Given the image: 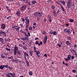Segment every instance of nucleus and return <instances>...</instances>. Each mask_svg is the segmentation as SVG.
<instances>
[{
  "label": "nucleus",
  "mask_w": 77,
  "mask_h": 77,
  "mask_svg": "<svg viewBox=\"0 0 77 77\" xmlns=\"http://www.w3.org/2000/svg\"><path fill=\"white\" fill-rule=\"evenodd\" d=\"M23 53L24 54V57L25 60L27 59V58H26V57H29V54H27V53L23 51Z\"/></svg>",
  "instance_id": "nucleus-4"
},
{
  "label": "nucleus",
  "mask_w": 77,
  "mask_h": 77,
  "mask_svg": "<svg viewBox=\"0 0 77 77\" xmlns=\"http://www.w3.org/2000/svg\"><path fill=\"white\" fill-rule=\"evenodd\" d=\"M19 47H23V45L21 44H19Z\"/></svg>",
  "instance_id": "nucleus-58"
},
{
  "label": "nucleus",
  "mask_w": 77,
  "mask_h": 77,
  "mask_svg": "<svg viewBox=\"0 0 77 77\" xmlns=\"http://www.w3.org/2000/svg\"><path fill=\"white\" fill-rule=\"evenodd\" d=\"M20 32L22 33H24L25 32L24 31H23V30L21 29L20 31Z\"/></svg>",
  "instance_id": "nucleus-43"
},
{
  "label": "nucleus",
  "mask_w": 77,
  "mask_h": 77,
  "mask_svg": "<svg viewBox=\"0 0 77 77\" xmlns=\"http://www.w3.org/2000/svg\"><path fill=\"white\" fill-rule=\"evenodd\" d=\"M72 72H74V73H75L76 72V70H73L72 71Z\"/></svg>",
  "instance_id": "nucleus-53"
},
{
  "label": "nucleus",
  "mask_w": 77,
  "mask_h": 77,
  "mask_svg": "<svg viewBox=\"0 0 77 77\" xmlns=\"http://www.w3.org/2000/svg\"><path fill=\"white\" fill-rule=\"evenodd\" d=\"M60 7H61L62 11H63V12H65V9H64V8H63V7L62 6V5H61Z\"/></svg>",
  "instance_id": "nucleus-15"
},
{
  "label": "nucleus",
  "mask_w": 77,
  "mask_h": 77,
  "mask_svg": "<svg viewBox=\"0 0 77 77\" xmlns=\"http://www.w3.org/2000/svg\"><path fill=\"white\" fill-rule=\"evenodd\" d=\"M63 65H65L66 66H68V64L67 63H65V62H64V61L63 62Z\"/></svg>",
  "instance_id": "nucleus-22"
},
{
  "label": "nucleus",
  "mask_w": 77,
  "mask_h": 77,
  "mask_svg": "<svg viewBox=\"0 0 77 77\" xmlns=\"http://www.w3.org/2000/svg\"><path fill=\"white\" fill-rule=\"evenodd\" d=\"M42 33L43 35H46V33L45 31H43L42 32Z\"/></svg>",
  "instance_id": "nucleus-51"
},
{
  "label": "nucleus",
  "mask_w": 77,
  "mask_h": 77,
  "mask_svg": "<svg viewBox=\"0 0 77 77\" xmlns=\"http://www.w3.org/2000/svg\"><path fill=\"white\" fill-rule=\"evenodd\" d=\"M29 52L30 53V56H32L33 54V51H29Z\"/></svg>",
  "instance_id": "nucleus-17"
},
{
  "label": "nucleus",
  "mask_w": 77,
  "mask_h": 77,
  "mask_svg": "<svg viewBox=\"0 0 77 77\" xmlns=\"http://www.w3.org/2000/svg\"><path fill=\"white\" fill-rule=\"evenodd\" d=\"M37 18V21H40V18H39V17H38Z\"/></svg>",
  "instance_id": "nucleus-46"
},
{
  "label": "nucleus",
  "mask_w": 77,
  "mask_h": 77,
  "mask_svg": "<svg viewBox=\"0 0 77 77\" xmlns=\"http://www.w3.org/2000/svg\"><path fill=\"white\" fill-rule=\"evenodd\" d=\"M67 28H66L64 30V32H66V31L67 30Z\"/></svg>",
  "instance_id": "nucleus-64"
},
{
  "label": "nucleus",
  "mask_w": 77,
  "mask_h": 77,
  "mask_svg": "<svg viewBox=\"0 0 77 77\" xmlns=\"http://www.w3.org/2000/svg\"><path fill=\"white\" fill-rule=\"evenodd\" d=\"M44 40H45V41H47V36H45Z\"/></svg>",
  "instance_id": "nucleus-40"
},
{
  "label": "nucleus",
  "mask_w": 77,
  "mask_h": 77,
  "mask_svg": "<svg viewBox=\"0 0 77 77\" xmlns=\"http://www.w3.org/2000/svg\"><path fill=\"white\" fill-rule=\"evenodd\" d=\"M22 21H25V19H24V18H23L22 19Z\"/></svg>",
  "instance_id": "nucleus-63"
},
{
  "label": "nucleus",
  "mask_w": 77,
  "mask_h": 77,
  "mask_svg": "<svg viewBox=\"0 0 77 77\" xmlns=\"http://www.w3.org/2000/svg\"><path fill=\"white\" fill-rule=\"evenodd\" d=\"M48 18H49V19H51V16L49 15H48Z\"/></svg>",
  "instance_id": "nucleus-38"
},
{
  "label": "nucleus",
  "mask_w": 77,
  "mask_h": 77,
  "mask_svg": "<svg viewBox=\"0 0 77 77\" xmlns=\"http://www.w3.org/2000/svg\"><path fill=\"white\" fill-rule=\"evenodd\" d=\"M53 14L54 15V17H57V14H56V12L55 11H53Z\"/></svg>",
  "instance_id": "nucleus-13"
},
{
  "label": "nucleus",
  "mask_w": 77,
  "mask_h": 77,
  "mask_svg": "<svg viewBox=\"0 0 77 77\" xmlns=\"http://www.w3.org/2000/svg\"><path fill=\"white\" fill-rule=\"evenodd\" d=\"M28 34L29 36H30V32H29V31H28Z\"/></svg>",
  "instance_id": "nucleus-61"
},
{
  "label": "nucleus",
  "mask_w": 77,
  "mask_h": 77,
  "mask_svg": "<svg viewBox=\"0 0 77 77\" xmlns=\"http://www.w3.org/2000/svg\"><path fill=\"white\" fill-rule=\"evenodd\" d=\"M25 21H27V20H29V19H28V17H25Z\"/></svg>",
  "instance_id": "nucleus-36"
},
{
  "label": "nucleus",
  "mask_w": 77,
  "mask_h": 77,
  "mask_svg": "<svg viewBox=\"0 0 77 77\" xmlns=\"http://www.w3.org/2000/svg\"><path fill=\"white\" fill-rule=\"evenodd\" d=\"M28 5H29V6H31V4H30V1H29V2H28V3L27 4Z\"/></svg>",
  "instance_id": "nucleus-29"
},
{
  "label": "nucleus",
  "mask_w": 77,
  "mask_h": 77,
  "mask_svg": "<svg viewBox=\"0 0 77 77\" xmlns=\"http://www.w3.org/2000/svg\"><path fill=\"white\" fill-rule=\"evenodd\" d=\"M72 4L71 3H67V7L68 8H69L72 6Z\"/></svg>",
  "instance_id": "nucleus-11"
},
{
  "label": "nucleus",
  "mask_w": 77,
  "mask_h": 77,
  "mask_svg": "<svg viewBox=\"0 0 77 77\" xmlns=\"http://www.w3.org/2000/svg\"><path fill=\"white\" fill-rule=\"evenodd\" d=\"M23 33L24 34H25V36H27V37L29 36V35H27V34H26V32H24Z\"/></svg>",
  "instance_id": "nucleus-42"
},
{
  "label": "nucleus",
  "mask_w": 77,
  "mask_h": 77,
  "mask_svg": "<svg viewBox=\"0 0 77 77\" xmlns=\"http://www.w3.org/2000/svg\"><path fill=\"white\" fill-rule=\"evenodd\" d=\"M50 34H51V35H52V34H53V32L52 31H50Z\"/></svg>",
  "instance_id": "nucleus-52"
},
{
  "label": "nucleus",
  "mask_w": 77,
  "mask_h": 77,
  "mask_svg": "<svg viewBox=\"0 0 77 77\" xmlns=\"http://www.w3.org/2000/svg\"><path fill=\"white\" fill-rule=\"evenodd\" d=\"M8 74H9V75H11V76H12V75H13V73H11V72H8Z\"/></svg>",
  "instance_id": "nucleus-39"
},
{
  "label": "nucleus",
  "mask_w": 77,
  "mask_h": 77,
  "mask_svg": "<svg viewBox=\"0 0 77 77\" xmlns=\"http://www.w3.org/2000/svg\"><path fill=\"white\" fill-rule=\"evenodd\" d=\"M22 48H23V49H24V50H26L27 49V47L26 46H22Z\"/></svg>",
  "instance_id": "nucleus-19"
},
{
  "label": "nucleus",
  "mask_w": 77,
  "mask_h": 77,
  "mask_svg": "<svg viewBox=\"0 0 77 77\" xmlns=\"http://www.w3.org/2000/svg\"><path fill=\"white\" fill-rule=\"evenodd\" d=\"M0 41L1 42H4V39L3 38H0Z\"/></svg>",
  "instance_id": "nucleus-16"
},
{
  "label": "nucleus",
  "mask_w": 77,
  "mask_h": 77,
  "mask_svg": "<svg viewBox=\"0 0 77 77\" xmlns=\"http://www.w3.org/2000/svg\"><path fill=\"white\" fill-rule=\"evenodd\" d=\"M29 24H30V21L29 20H26L25 22V25H26V28L28 29V26H29Z\"/></svg>",
  "instance_id": "nucleus-3"
},
{
  "label": "nucleus",
  "mask_w": 77,
  "mask_h": 77,
  "mask_svg": "<svg viewBox=\"0 0 77 77\" xmlns=\"http://www.w3.org/2000/svg\"><path fill=\"white\" fill-rule=\"evenodd\" d=\"M10 18H11V16H9L8 17H7V20H9Z\"/></svg>",
  "instance_id": "nucleus-54"
},
{
  "label": "nucleus",
  "mask_w": 77,
  "mask_h": 77,
  "mask_svg": "<svg viewBox=\"0 0 77 77\" xmlns=\"http://www.w3.org/2000/svg\"><path fill=\"white\" fill-rule=\"evenodd\" d=\"M29 74L30 75H32V74H33L32 72L31 71H29Z\"/></svg>",
  "instance_id": "nucleus-28"
},
{
  "label": "nucleus",
  "mask_w": 77,
  "mask_h": 77,
  "mask_svg": "<svg viewBox=\"0 0 77 77\" xmlns=\"http://www.w3.org/2000/svg\"><path fill=\"white\" fill-rule=\"evenodd\" d=\"M4 68H3V67L2 65H1L0 66V69H3Z\"/></svg>",
  "instance_id": "nucleus-33"
},
{
  "label": "nucleus",
  "mask_w": 77,
  "mask_h": 77,
  "mask_svg": "<svg viewBox=\"0 0 77 77\" xmlns=\"http://www.w3.org/2000/svg\"><path fill=\"white\" fill-rule=\"evenodd\" d=\"M67 59L69 60H70L71 59V57H67Z\"/></svg>",
  "instance_id": "nucleus-55"
},
{
  "label": "nucleus",
  "mask_w": 77,
  "mask_h": 77,
  "mask_svg": "<svg viewBox=\"0 0 77 77\" xmlns=\"http://www.w3.org/2000/svg\"><path fill=\"white\" fill-rule=\"evenodd\" d=\"M46 21H47V19L45 18L43 20V23H46Z\"/></svg>",
  "instance_id": "nucleus-30"
},
{
  "label": "nucleus",
  "mask_w": 77,
  "mask_h": 77,
  "mask_svg": "<svg viewBox=\"0 0 77 77\" xmlns=\"http://www.w3.org/2000/svg\"><path fill=\"white\" fill-rule=\"evenodd\" d=\"M41 45H42V42H40V43L38 44V46H40Z\"/></svg>",
  "instance_id": "nucleus-34"
},
{
  "label": "nucleus",
  "mask_w": 77,
  "mask_h": 77,
  "mask_svg": "<svg viewBox=\"0 0 77 77\" xmlns=\"http://www.w3.org/2000/svg\"><path fill=\"white\" fill-rule=\"evenodd\" d=\"M67 3H72V0H68Z\"/></svg>",
  "instance_id": "nucleus-18"
},
{
  "label": "nucleus",
  "mask_w": 77,
  "mask_h": 77,
  "mask_svg": "<svg viewBox=\"0 0 77 77\" xmlns=\"http://www.w3.org/2000/svg\"><path fill=\"white\" fill-rule=\"evenodd\" d=\"M34 16L35 17H40L42 16V13L40 12H37L34 13Z\"/></svg>",
  "instance_id": "nucleus-1"
},
{
  "label": "nucleus",
  "mask_w": 77,
  "mask_h": 77,
  "mask_svg": "<svg viewBox=\"0 0 77 77\" xmlns=\"http://www.w3.org/2000/svg\"><path fill=\"white\" fill-rule=\"evenodd\" d=\"M51 8L53 9H54V8H55V7H54V6L52 5L51 6Z\"/></svg>",
  "instance_id": "nucleus-44"
},
{
  "label": "nucleus",
  "mask_w": 77,
  "mask_h": 77,
  "mask_svg": "<svg viewBox=\"0 0 77 77\" xmlns=\"http://www.w3.org/2000/svg\"><path fill=\"white\" fill-rule=\"evenodd\" d=\"M35 44H36L37 45H38L39 46V42H38V41H36L35 43Z\"/></svg>",
  "instance_id": "nucleus-32"
},
{
  "label": "nucleus",
  "mask_w": 77,
  "mask_h": 77,
  "mask_svg": "<svg viewBox=\"0 0 77 77\" xmlns=\"http://www.w3.org/2000/svg\"><path fill=\"white\" fill-rule=\"evenodd\" d=\"M17 51V54H18V55H21V52H20V51Z\"/></svg>",
  "instance_id": "nucleus-35"
},
{
  "label": "nucleus",
  "mask_w": 77,
  "mask_h": 77,
  "mask_svg": "<svg viewBox=\"0 0 77 77\" xmlns=\"http://www.w3.org/2000/svg\"><path fill=\"white\" fill-rule=\"evenodd\" d=\"M69 21L71 23H72V22H73L74 20L73 19H70L69 20Z\"/></svg>",
  "instance_id": "nucleus-31"
},
{
  "label": "nucleus",
  "mask_w": 77,
  "mask_h": 77,
  "mask_svg": "<svg viewBox=\"0 0 77 77\" xmlns=\"http://www.w3.org/2000/svg\"><path fill=\"white\" fill-rule=\"evenodd\" d=\"M29 30H32V27H29Z\"/></svg>",
  "instance_id": "nucleus-49"
},
{
  "label": "nucleus",
  "mask_w": 77,
  "mask_h": 77,
  "mask_svg": "<svg viewBox=\"0 0 77 77\" xmlns=\"http://www.w3.org/2000/svg\"><path fill=\"white\" fill-rule=\"evenodd\" d=\"M6 77H12L9 74H7L6 75Z\"/></svg>",
  "instance_id": "nucleus-41"
},
{
  "label": "nucleus",
  "mask_w": 77,
  "mask_h": 77,
  "mask_svg": "<svg viewBox=\"0 0 77 77\" xmlns=\"http://www.w3.org/2000/svg\"><path fill=\"white\" fill-rule=\"evenodd\" d=\"M57 45L59 46V47H61V45L60 44H57Z\"/></svg>",
  "instance_id": "nucleus-59"
},
{
  "label": "nucleus",
  "mask_w": 77,
  "mask_h": 77,
  "mask_svg": "<svg viewBox=\"0 0 77 77\" xmlns=\"http://www.w3.org/2000/svg\"><path fill=\"white\" fill-rule=\"evenodd\" d=\"M49 21L50 23H51V22H52V20L51 19H49Z\"/></svg>",
  "instance_id": "nucleus-50"
},
{
  "label": "nucleus",
  "mask_w": 77,
  "mask_h": 77,
  "mask_svg": "<svg viewBox=\"0 0 77 77\" xmlns=\"http://www.w3.org/2000/svg\"><path fill=\"white\" fill-rule=\"evenodd\" d=\"M25 60L26 63L27 65L28 66H29V62H28V61H27V59H25Z\"/></svg>",
  "instance_id": "nucleus-14"
},
{
  "label": "nucleus",
  "mask_w": 77,
  "mask_h": 77,
  "mask_svg": "<svg viewBox=\"0 0 77 77\" xmlns=\"http://www.w3.org/2000/svg\"><path fill=\"white\" fill-rule=\"evenodd\" d=\"M40 54V51H38L36 53V54L37 56H38V57L39 58L40 57V56H39V54Z\"/></svg>",
  "instance_id": "nucleus-10"
},
{
  "label": "nucleus",
  "mask_w": 77,
  "mask_h": 77,
  "mask_svg": "<svg viewBox=\"0 0 77 77\" xmlns=\"http://www.w3.org/2000/svg\"><path fill=\"white\" fill-rule=\"evenodd\" d=\"M1 29H5L6 28V25L4 23H2L1 26Z\"/></svg>",
  "instance_id": "nucleus-6"
},
{
  "label": "nucleus",
  "mask_w": 77,
  "mask_h": 77,
  "mask_svg": "<svg viewBox=\"0 0 77 77\" xmlns=\"http://www.w3.org/2000/svg\"><path fill=\"white\" fill-rule=\"evenodd\" d=\"M32 3L33 5H35V4L36 3V2L35 1H33L32 2Z\"/></svg>",
  "instance_id": "nucleus-27"
},
{
  "label": "nucleus",
  "mask_w": 77,
  "mask_h": 77,
  "mask_svg": "<svg viewBox=\"0 0 77 77\" xmlns=\"http://www.w3.org/2000/svg\"><path fill=\"white\" fill-rule=\"evenodd\" d=\"M44 56H45L46 57H47V55L46 54H45L44 55Z\"/></svg>",
  "instance_id": "nucleus-62"
},
{
  "label": "nucleus",
  "mask_w": 77,
  "mask_h": 77,
  "mask_svg": "<svg viewBox=\"0 0 77 77\" xmlns=\"http://www.w3.org/2000/svg\"><path fill=\"white\" fill-rule=\"evenodd\" d=\"M73 49L72 48H71V49L69 50L70 51H71L72 53V51Z\"/></svg>",
  "instance_id": "nucleus-37"
},
{
  "label": "nucleus",
  "mask_w": 77,
  "mask_h": 77,
  "mask_svg": "<svg viewBox=\"0 0 77 77\" xmlns=\"http://www.w3.org/2000/svg\"><path fill=\"white\" fill-rule=\"evenodd\" d=\"M46 42H47V40H44V45L46 44Z\"/></svg>",
  "instance_id": "nucleus-47"
},
{
  "label": "nucleus",
  "mask_w": 77,
  "mask_h": 77,
  "mask_svg": "<svg viewBox=\"0 0 77 77\" xmlns=\"http://www.w3.org/2000/svg\"><path fill=\"white\" fill-rule=\"evenodd\" d=\"M67 39H69V40H70V41H72V38H71L70 37H69V36L67 37Z\"/></svg>",
  "instance_id": "nucleus-25"
},
{
  "label": "nucleus",
  "mask_w": 77,
  "mask_h": 77,
  "mask_svg": "<svg viewBox=\"0 0 77 77\" xmlns=\"http://www.w3.org/2000/svg\"><path fill=\"white\" fill-rule=\"evenodd\" d=\"M53 35H57V32L56 31H53Z\"/></svg>",
  "instance_id": "nucleus-20"
},
{
  "label": "nucleus",
  "mask_w": 77,
  "mask_h": 77,
  "mask_svg": "<svg viewBox=\"0 0 77 77\" xmlns=\"http://www.w3.org/2000/svg\"><path fill=\"white\" fill-rule=\"evenodd\" d=\"M26 5H24L20 8V9L21 11H24V10H25L26 9Z\"/></svg>",
  "instance_id": "nucleus-7"
},
{
  "label": "nucleus",
  "mask_w": 77,
  "mask_h": 77,
  "mask_svg": "<svg viewBox=\"0 0 77 77\" xmlns=\"http://www.w3.org/2000/svg\"><path fill=\"white\" fill-rule=\"evenodd\" d=\"M5 49L6 50H7V51H11V49L8 48H5Z\"/></svg>",
  "instance_id": "nucleus-26"
},
{
  "label": "nucleus",
  "mask_w": 77,
  "mask_h": 77,
  "mask_svg": "<svg viewBox=\"0 0 77 77\" xmlns=\"http://www.w3.org/2000/svg\"><path fill=\"white\" fill-rule=\"evenodd\" d=\"M74 57H74V56H72L71 57V59H74Z\"/></svg>",
  "instance_id": "nucleus-57"
},
{
  "label": "nucleus",
  "mask_w": 77,
  "mask_h": 77,
  "mask_svg": "<svg viewBox=\"0 0 77 77\" xmlns=\"http://www.w3.org/2000/svg\"><path fill=\"white\" fill-rule=\"evenodd\" d=\"M0 31L1 34V35H3L4 37H6V36H7V35L6 33V32H4L2 30H0Z\"/></svg>",
  "instance_id": "nucleus-5"
},
{
  "label": "nucleus",
  "mask_w": 77,
  "mask_h": 77,
  "mask_svg": "<svg viewBox=\"0 0 77 77\" xmlns=\"http://www.w3.org/2000/svg\"><path fill=\"white\" fill-rule=\"evenodd\" d=\"M66 32L68 34H71L72 33V30L69 29L66 31Z\"/></svg>",
  "instance_id": "nucleus-8"
},
{
  "label": "nucleus",
  "mask_w": 77,
  "mask_h": 77,
  "mask_svg": "<svg viewBox=\"0 0 77 77\" xmlns=\"http://www.w3.org/2000/svg\"><path fill=\"white\" fill-rule=\"evenodd\" d=\"M16 14L18 17L21 16V12L20 11H17L16 13Z\"/></svg>",
  "instance_id": "nucleus-9"
},
{
  "label": "nucleus",
  "mask_w": 77,
  "mask_h": 77,
  "mask_svg": "<svg viewBox=\"0 0 77 77\" xmlns=\"http://www.w3.org/2000/svg\"><path fill=\"white\" fill-rule=\"evenodd\" d=\"M66 44H67V45H70V44H71L70 42H69V41H66Z\"/></svg>",
  "instance_id": "nucleus-23"
},
{
  "label": "nucleus",
  "mask_w": 77,
  "mask_h": 77,
  "mask_svg": "<svg viewBox=\"0 0 77 77\" xmlns=\"http://www.w3.org/2000/svg\"><path fill=\"white\" fill-rule=\"evenodd\" d=\"M56 3H57V4H58V5H59L60 7H61L62 6V5H61V4H60V3H59V2H56Z\"/></svg>",
  "instance_id": "nucleus-45"
},
{
  "label": "nucleus",
  "mask_w": 77,
  "mask_h": 77,
  "mask_svg": "<svg viewBox=\"0 0 77 77\" xmlns=\"http://www.w3.org/2000/svg\"><path fill=\"white\" fill-rule=\"evenodd\" d=\"M28 2H29L28 0H26V1H25L24 3H25L27 4V3H28Z\"/></svg>",
  "instance_id": "nucleus-60"
},
{
  "label": "nucleus",
  "mask_w": 77,
  "mask_h": 77,
  "mask_svg": "<svg viewBox=\"0 0 77 77\" xmlns=\"http://www.w3.org/2000/svg\"><path fill=\"white\" fill-rule=\"evenodd\" d=\"M5 40L6 41V42H7V41H8V39L7 37H5Z\"/></svg>",
  "instance_id": "nucleus-48"
},
{
  "label": "nucleus",
  "mask_w": 77,
  "mask_h": 77,
  "mask_svg": "<svg viewBox=\"0 0 77 77\" xmlns=\"http://www.w3.org/2000/svg\"><path fill=\"white\" fill-rule=\"evenodd\" d=\"M14 55H16L17 54V51H18V48L17 47L16 45H15V47L14 48Z\"/></svg>",
  "instance_id": "nucleus-2"
},
{
  "label": "nucleus",
  "mask_w": 77,
  "mask_h": 77,
  "mask_svg": "<svg viewBox=\"0 0 77 77\" xmlns=\"http://www.w3.org/2000/svg\"><path fill=\"white\" fill-rule=\"evenodd\" d=\"M58 2H60V3H62L63 5H65V2H64V1H62V0H59Z\"/></svg>",
  "instance_id": "nucleus-12"
},
{
  "label": "nucleus",
  "mask_w": 77,
  "mask_h": 77,
  "mask_svg": "<svg viewBox=\"0 0 77 77\" xmlns=\"http://www.w3.org/2000/svg\"><path fill=\"white\" fill-rule=\"evenodd\" d=\"M8 65L7 64L5 65V68H8Z\"/></svg>",
  "instance_id": "nucleus-56"
},
{
  "label": "nucleus",
  "mask_w": 77,
  "mask_h": 77,
  "mask_svg": "<svg viewBox=\"0 0 77 77\" xmlns=\"http://www.w3.org/2000/svg\"><path fill=\"white\" fill-rule=\"evenodd\" d=\"M1 57H2V58H3V59H5V56L3 55V54H1Z\"/></svg>",
  "instance_id": "nucleus-21"
},
{
  "label": "nucleus",
  "mask_w": 77,
  "mask_h": 77,
  "mask_svg": "<svg viewBox=\"0 0 77 77\" xmlns=\"http://www.w3.org/2000/svg\"><path fill=\"white\" fill-rule=\"evenodd\" d=\"M14 29L16 30V31H18V30L19 31V30L20 29V27H19L17 28H15Z\"/></svg>",
  "instance_id": "nucleus-24"
}]
</instances>
